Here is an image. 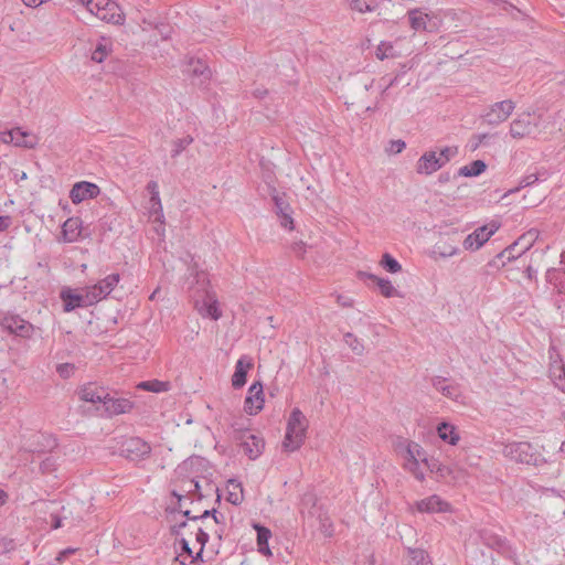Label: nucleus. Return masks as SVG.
Returning <instances> with one entry per match:
<instances>
[{"mask_svg":"<svg viewBox=\"0 0 565 565\" xmlns=\"http://www.w3.org/2000/svg\"><path fill=\"white\" fill-rule=\"evenodd\" d=\"M408 565H433L428 553L423 548L407 547Z\"/></svg>","mask_w":565,"mask_h":565,"instance_id":"31","label":"nucleus"},{"mask_svg":"<svg viewBox=\"0 0 565 565\" xmlns=\"http://www.w3.org/2000/svg\"><path fill=\"white\" fill-rule=\"evenodd\" d=\"M416 510L420 513H447L451 512V504L439 495L433 494L415 502Z\"/></svg>","mask_w":565,"mask_h":565,"instance_id":"17","label":"nucleus"},{"mask_svg":"<svg viewBox=\"0 0 565 565\" xmlns=\"http://www.w3.org/2000/svg\"><path fill=\"white\" fill-rule=\"evenodd\" d=\"M291 250L297 255L302 257L306 254L307 250V244L302 241L295 242L291 245Z\"/></svg>","mask_w":565,"mask_h":565,"instance_id":"51","label":"nucleus"},{"mask_svg":"<svg viewBox=\"0 0 565 565\" xmlns=\"http://www.w3.org/2000/svg\"><path fill=\"white\" fill-rule=\"evenodd\" d=\"M120 281L119 274H110L97 284L86 287L95 303L105 299Z\"/></svg>","mask_w":565,"mask_h":565,"instance_id":"13","label":"nucleus"},{"mask_svg":"<svg viewBox=\"0 0 565 565\" xmlns=\"http://www.w3.org/2000/svg\"><path fill=\"white\" fill-rule=\"evenodd\" d=\"M375 54L379 60L383 61L385 58L393 57L395 55V50L392 43L381 42L376 47Z\"/></svg>","mask_w":565,"mask_h":565,"instance_id":"44","label":"nucleus"},{"mask_svg":"<svg viewBox=\"0 0 565 565\" xmlns=\"http://www.w3.org/2000/svg\"><path fill=\"white\" fill-rule=\"evenodd\" d=\"M352 10L358 12H372L379 7L380 0H347Z\"/></svg>","mask_w":565,"mask_h":565,"instance_id":"37","label":"nucleus"},{"mask_svg":"<svg viewBox=\"0 0 565 565\" xmlns=\"http://www.w3.org/2000/svg\"><path fill=\"white\" fill-rule=\"evenodd\" d=\"M210 539V535L203 531L202 529H199L198 533H196V541L198 543H200L202 551L204 550V546L205 544L207 543Z\"/></svg>","mask_w":565,"mask_h":565,"instance_id":"54","label":"nucleus"},{"mask_svg":"<svg viewBox=\"0 0 565 565\" xmlns=\"http://www.w3.org/2000/svg\"><path fill=\"white\" fill-rule=\"evenodd\" d=\"M212 518L214 519V522L220 524L224 521V515L218 513L217 510L212 509Z\"/></svg>","mask_w":565,"mask_h":565,"instance_id":"59","label":"nucleus"},{"mask_svg":"<svg viewBox=\"0 0 565 565\" xmlns=\"http://www.w3.org/2000/svg\"><path fill=\"white\" fill-rule=\"evenodd\" d=\"M56 371L61 377L67 379L73 373L74 365L70 363H62L57 365Z\"/></svg>","mask_w":565,"mask_h":565,"instance_id":"49","label":"nucleus"},{"mask_svg":"<svg viewBox=\"0 0 565 565\" xmlns=\"http://www.w3.org/2000/svg\"><path fill=\"white\" fill-rule=\"evenodd\" d=\"M555 275H556V270L554 268H550V269H547V271L545 274V279L548 282H552L553 276H555Z\"/></svg>","mask_w":565,"mask_h":565,"instance_id":"61","label":"nucleus"},{"mask_svg":"<svg viewBox=\"0 0 565 565\" xmlns=\"http://www.w3.org/2000/svg\"><path fill=\"white\" fill-rule=\"evenodd\" d=\"M212 516V510H205L201 515L191 518L192 520H202L205 518Z\"/></svg>","mask_w":565,"mask_h":565,"instance_id":"60","label":"nucleus"},{"mask_svg":"<svg viewBox=\"0 0 565 565\" xmlns=\"http://www.w3.org/2000/svg\"><path fill=\"white\" fill-rule=\"evenodd\" d=\"M180 546H181V552L178 554L177 559H181V558L189 559L190 564H194L199 559L202 561V548H200L199 552L194 555L190 547L189 542L184 537H182L180 540Z\"/></svg>","mask_w":565,"mask_h":565,"instance_id":"35","label":"nucleus"},{"mask_svg":"<svg viewBox=\"0 0 565 565\" xmlns=\"http://www.w3.org/2000/svg\"><path fill=\"white\" fill-rule=\"evenodd\" d=\"M254 527L257 532V551L265 556H271L273 553L268 544L271 537L270 530L259 524H255Z\"/></svg>","mask_w":565,"mask_h":565,"instance_id":"26","label":"nucleus"},{"mask_svg":"<svg viewBox=\"0 0 565 565\" xmlns=\"http://www.w3.org/2000/svg\"><path fill=\"white\" fill-rule=\"evenodd\" d=\"M344 342L349 345V348L358 355H361L364 352V345L353 333L348 332L344 334Z\"/></svg>","mask_w":565,"mask_h":565,"instance_id":"42","label":"nucleus"},{"mask_svg":"<svg viewBox=\"0 0 565 565\" xmlns=\"http://www.w3.org/2000/svg\"><path fill=\"white\" fill-rule=\"evenodd\" d=\"M487 170V163L483 160H475L467 166L459 168V177H478Z\"/></svg>","mask_w":565,"mask_h":565,"instance_id":"32","label":"nucleus"},{"mask_svg":"<svg viewBox=\"0 0 565 565\" xmlns=\"http://www.w3.org/2000/svg\"><path fill=\"white\" fill-rule=\"evenodd\" d=\"M8 501V493L0 489V507L4 505Z\"/></svg>","mask_w":565,"mask_h":565,"instance_id":"62","label":"nucleus"},{"mask_svg":"<svg viewBox=\"0 0 565 565\" xmlns=\"http://www.w3.org/2000/svg\"><path fill=\"white\" fill-rule=\"evenodd\" d=\"M280 217V225L289 231L294 230V220L291 217V212L282 214Z\"/></svg>","mask_w":565,"mask_h":565,"instance_id":"52","label":"nucleus"},{"mask_svg":"<svg viewBox=\"0 0 565 565\" xmlns=\"http://www.w3.org/2000/svg\"><path fill=\"white\" fill-rule=\"evenodd\" d=\"M53 524H52V527L53 529H58L62 526V520L61 518H58L57 515H53Z\"/></svg>","mask_w":565,"mask_h":565,"instance_id":"63","label":"nucleus"},{"mask_svg":"<svg viewBox=\"0 0 565 565\" xmlns=\"http://www.w3.org/2000/svg\"><path fill=\"white\" fill-rule=\"evenodd\" d=\"M234 439L239 443L244 454L250 459L256 460L264 451L265 441L262 437L249 431L238 423L232 424Z\"/></svg>","mask_w":565,"mask_h":565,"instance_id":"5","label":"nucleus"},{"mask_svg":"<svg viewBox=\"0 0 565 565\" xmlns=\"http://www.w3.org/2000/svg\"><path fill=\"white\" fill-rule=\"evenodd\" d=\"M253 360L248 355H242L235 364V371L232 376V386L237 390L246 384L247 373L253 367Z\"/></svg>","mask_w":565,"mask_h":565,"instance_id":"20","label":"nucleus"},{"mask_svg":"<svg viewBox=\"0 0 565 565\" xmlns=\"http://www.w3.org/2000/svg\"><path fill=\"white\" fill-rule=\"evenodd\" d=\"M99 193L100 189L97 184L88 181H79L72 186L70 199L74 204H79L83 201L96 198Z\"/></svg>","mask_w":565,"mask_h":565,"instance_id":"18","label":"nucleus"},{"mask_svg":"<svg viewBox=\"0 0 565 565\" xmlns=\"http://www.w3.org/2000/svg\"><path fill=\"white\" fill-rule=\"evenodd\" d=\"M459 247L447 242L436 243L430 252L434 259H445L458 255Z\"/></svg>","mask_w":565,"mask_h":565,"instance_id":"27","label":"nucleus"},{"mask_svg":"<svg viewBox=\"0 0 565 565\" xmlns=\"http://www.w3.org/2000/svg\"><path fill=\"white\" fill-rule=\"evenodd\" d=\"M408 20L413 30L415 31H428L427 22L429 15L423 12L420 9H413L408 11Z\"/></svg>","mask_w":565,"mask_h":565,"instance_id":"29","label":"nucleus"},{"mask_svg":"<svg viewBox=\"0 0 565 565\" xmlns=\"http://www.w3.org/2000/svg\"><path fill=\"white\" fill-rule=\"evenodd\" d=\"M437 434L443 441L452 446L460 439L457 428L447 422H443L437 426Z\"/></svg>","mask_w":565,"mask_h":565,"instance_id":"28","label":"nucleus"},{"mask_svg":"<svg viewBox=\"0 0 565 565\" xmlns=\"http://www.w3.org/2000/svg\"><path fill=\"white\" fill-rule=\"evenodd\" d=\"M265 404L264 388L260 381L254 382L248 391L244 401V411L250 416L257 415Z\"/></svg>","mask_w":565,"mask_h":565,"instance_id":"11","label":"nucleus"},{"mask_svg":"<svg viewBox=\"0 0 565 565\" xmlns=\"http://www.w3.org/2000/svg\"><path fill=\"white\" fill-rule=\"evenodd\" d=\"M61 299L63 300L65 312H71L77 308H84L95 305L87 288H85L84 292L82 294L74 292L71 289L62 290Z\"/></svg>","mask_w":565,"mask_h":565,"instance_id":"12","label":"nucleus"},{"mask_svg":"<svg viewBox=\"0 0 565 565\" xmlns=\"http://www.w3.org/2000/svg\"><path fill=\"white\" fill-rule=\"evenodd\" d=\"M308 427L305 414L299 408H294L287 420L284 449L289 452L298 450L305 443Z\"/></svg>","mask_w":565,"mask_h":565,"instance_id":"1","label":"nucleus"},{"mask_svg":"<svg viewBox=\"0 0 565 565\" xmlns=\"http://www.w3.org/2000/svg\"><path fill=\"white\" fill-rule=\"evenodd\" d=\"M273 201L276 207V213L279 216L291 212L290 205L284 200V198L278 192H275L273 194Z\"/></svg>","mask_w":565,"mask_h":565,"instance_id":"45","label":"nucleus"},{"mask_svg":"<svg viewBox=\"0 0 565 565\" xmlns=\"http://www.w3.org/2000/svg\"><path fill=\"white\" fill-rule=\"evenodd\" d=\"M406 148V142L397 139V140H391L390 146L387 148V151L390 153H401Z\"/></svg>","mask_w":565,"mask_h":565,"instance_id":"48","label":"nucleus"},{"mask_svg":"<svg viewBox=\"0 0 565 565\" xmlns=\"http://www.w3.org/2000/svg\"><path fill=\"white\" fill-rule=\"evenodd\" d=\"M431 384L438 392L450 399H458L460 396L458 386L449 384L445 377L436 376L431 380Z\"/></svg>","mask_w":565,"mask_h":565,"instance_id":"25","label":"nucleus"},{"mask_svg":"<svg viewBox=\"0 0 565 565\" xmlns=\"http://www.w3.org/2000/svg\"><path fill=\"white\" fill-rule=\"evenodd\" d=\"M107 392L104 387H98L94 384L84 385L79 392V398L87 403L99 404L97 411L102 409L104 401L107 396Z\"/></svg>","mask_w":565,"mask_h":565,"instance_id":"22","label":"nucleus"},{"mask_svg":"<svg viewBox=\"0 0 565 565\" xmlns=\"http://www.w3.org/2000/svg\"><path fill=\"white\" fill-rule=\"evenodd\" d=\"M0 142L13 143L14 146L28 149H32L36 145V140L19 127L0 132Z\"/></svg>","mask_w":565,"mask_h":565,"instance_id":"16","label":"nucleus"},{"mask_svg":"<svg viewBox=\"0 0 565 565\" xmlns=\"http://www.w3.org/2000/svg\"><path fill=\"white\" fill-rule=\"evenodd\" d=\"M111 51V43L106 38H100L92 52V60L96 63H102Z\"/></svg>","mask_w":565,"mask_h":565,"instance_id":"33","label":"nucleus"},{"mask_svg":"<svg viewBox=\"0 0 565 565\" xmlns=\"http://www.w3.org/2000/svg\"><path fill=\"white\" fill-rule=\"evenodd\" d=\"M420 462H423V460L405 459L404 467L412 472L417 480L422 481L425 478V473L420 467Z\"/></svg>","mask_w":565,"mask_h":565,"instance_id":"40","label":"nucleus"},{"mask_svg":"<svg viewBox=\"0 0 565 565\" xmlns=\"http://www.w3.org/2000/svg\"><path fill=\"white\" fill-rule=\"evenodd\" d=\"M11 224V217L8 215L0 216V232H4Z\"/></svg>","mask_w":565,"mask_h":565,"instance_id":"56","label":"nucleus"},{"mask_svg":"<svg viewBox=\"0 0 565 565\" xmlns=\"http://www.w3.org/2000/svg\"><path fill=\"white\" fill-rule=\"evenodd\" d=\"M502 452L505 458L522 465L539 466L544 461L540 452L527 441L508 443Z\"/></svg>","mask_w":565,"mask_h":565,"instance_id":"3","label":"nucleus"},{"mask_svg":"<svg viewBox=\"0 0 565 565\" xmlns=\"http://www.w3.org/2000/svg\"><path fill=\"white\" fill-rule=\"evenodd\" d=\"M382 267L391 274L401 271V264L388 253H385L381 260Z\"/></svg>","mask_w":565,"mask_h":565,"instance_id":"41","label":"nucleus"},{"mask_svg":"<svg viewBox=\"0 0 565 565\" xmlns=\"http://www.w3.org/2000/svg\"><path fill=\"white\" fill-rule=\"evenodd\" d=\"M147 191L149 192V194L159 193L158 183L156 181L148 182Z\"/></svg>","mask_w":565,"mask_h":565,"instance_id":"58","label":"nucleus"},{"mask_svg":"<svg viewBox=\"0 0 565 565\" xmlns=\"http://www.w3.org/2000/svg\"><path fill=\"white\" fill-rule=\"evenodd\" d=\"M550 354V375L554 385L565 393V363L561 359L554 347L548 350Z\"/></svg>","mask_w":565,"mask_h":565,"instance_id":"15","label":"nucleus"},{"mask_svg":"<svg viewBox=\"0 0 565 565\" xmlns=\"http://www.w3.org/2000/svg\"><path fill=\"white\" fill-rule=\"evenodd\" d=\"M193 141L191 136H185L183 138H179L173 141V149L171 151V157L175 158L182 153Z\"/></svg>","mask_w":565,"mask_h":565,"instance_id":"43","label":"nucleus"},{"mask_svg":"<svg viewBox=\"0 0 565 565\" xmlns=\"http://www.w3.org/2000/svg\"><path fill=\"white\" fill-rule=\"evenodd\" d=\"M188 73H191L195 76H203L204 78H209L211 72L206 64L201 60H191L186 70Z\"/></svg>","mask_w":565,"mask_h":565,"instance_id":"39","label":"nucleus"},{"mask_svg":"<svg viewBox=\"0 0 565 565\" xmlns=\"http://www.w3.org/2000/svg\"><path fill=\"white\" fill-rule=\"evenodd\" d=\"M3 330L22 339H30L34 333V326L15 313H7L0 321Z\"/></svg>","mask_w":565,"mask_h":565,"instance_id":"9","label":"nucleus"},{"mask_svg":"<svg viewBox=\"0 0 565 565\" xmlns=\"http://www.w3.org/2000/svg\"><path fill=\"white\" fill-rule=\"evenodd\" d=\"M226 500L234 504L238 505L243 501V487L239 481L236 479H230L226 483Z\"/></svg>","mask_w":565,"mask_h":565,"instance_id":"30","label":"nucleus"},{"mask_svg":"<svg viewBox=\"0 0 565 565\" xmlns=\"http://www.w3.org/2000/svg\"><path fill=\"white\" fill-rule=\"evenodd\" d=\"M198 288L195 292H203L202 299L195 298V308L203 318H210L212 320H218L222 317L218 300L215 294L207 289L209 280L207 275L204 271H195L194 275Z\"/></svg>","mask_w":565,"mask_h":565,"instance_id":"2","label":"nucleus"},{"mask_svg":"<svg viewBox=\"0 0 565 565\" xmlns=\"http://www.w3.org/2000/svg\"><path fill=\"white\" fill-rule=\"evenodd\" d=\"M524 275L529 280L537 281V270L534 269L531 265L525 268Z\"/></svg>","mask_w":565,"mask_h":565,"instance_id":"55","label":"nucleus"},{"mask_svg":"<svg viewBox=\"0 0 565 565\" xmlns=\"http://www.w3.org/2000/svg\"><path fill=\"white\" fill-rule=\"evenodd\" d=\"M458 153L457 147H444L439 153H437L438 160L443 167H445L456 154Z\"/></svg>","mask_w":565,"mask_h":565,"instance_id":"46","label":"nucleus"},{"mask_svg":"<svg viewBox=\"0 0 565 565\" xmlns=\"http://www.w3.org/2000/svg\"><path fill=\"white\" fill-rule=\"evenodd\" d=\"M138 390L152 392V393H163L170 390V383L166 381L159 380H150L139 382L136 386Z\"/></svg>","mask_w":565,"mask_h":565,"instance_id":"34","label":"nucleus"},{"mask_svg":"<svg viewBox=\"0 0 565 565\" xmlns=\"http://www.w3.org/2000/svg\"><path fill=\"white\" fill-rule=\"evenodd\" d=\"M404 459H417L423 460V462L427 461L425 451L414 441H407Z\"/></svg>","mask_w":565,"mask_h":565,"instance_id":"38","label":"nucleus"},{"mask_svg":"<svg viewBox=\"0 0 565 565\" xmlns=\"http://www.w3.org/2000/svg\"><path fill=\"white\" fill-rule=\"evenodd\" d=\"M121 454L130 460H140L148 457L151 446L140 437H128L121 443Z\"/></svg>","mask_w":565,"mask_h":565,"instance_id":"10","label":"nucleus"},{"mask_svg":"<svg viewBox=\"0 0 565 565\" xmlns=\"http://www.w3.org/2000/svg\"><path fill=\"white\" fill-rule=\"evenodd\" d=\"M518 242H514L513 244L509 245L507 248H504L502 252H500L497 257L501 259V262L504 264L505 262H511L513 259H516L521 257L529 247H524L520 250H516Z\"/></svg>","mask_w":565,"mask_h":565,"instance_id":"36","label":"nucleus"},{"mask_svg":"<svg viewBox=\"0 0 565 565\" xmlns=\"http://www.w3.org/2000/svg\"><path fill=\"white\" fill-rule=\"evenodd\" d=\"M82 233V221L78 217L67 218L61 228L62 239L65 243L77 242Z\"/></svg>","mask_w":565,"mask_h":565,"instance_id":"23","label":"nucleus"},{"mask_svg":"<svg viewBox=\"0 0 565 565\" xmlns=\"http://www.w3.org/2000/svg\"><path fill=\"white\" fill-rule=\"evenodd\" d=\"M500 228V223L492 221L489 224L477 227L463 239V248L469 252L480 249Z\"/></svg>","mask_w":565,"mask_h":565,"instance_id":"8","label":"nucleus"},{"mask_svg":"<svg viewBox=\"0 0 565 565\" xmlns=\"http://www.w3.org/2000/svg\"><path fill=\"white\" fill-rule=\"evenodd\" d=\"M57 446L56 439L47 434L36 433L31 436L30 443L23 446V449L31 454H42L50 451Z\"/></svg>","mask_w":565,"mask_h":565,"instance_id":"19","label":"nucleus"},{"mask_svg":"<svg viewBox=\"0 0 565 565\" xmlns=\"http://www.w3.org/2000/svg\"><path fill=\"white\" fill-rule=\"evenodd\" d=\"M150 203L154 214H158L157 218L163 217L162 204L160 200V193L150 194Z\"/></svg>","mask_w":565,"mask_h":565,"instance_id":"47","label":"nucleus"},{"mask_svg":"<svg viewBox=\"0 0 565 565\" xmlns=\"http://www.w3.org/2000/svg\"><path fill=\"white\" fill-rule=\"evenodd\" d=\"M537 181H539L537 175L534 174V173H531V174H527V175L522 178V180L520 181V185L522 188H525V186H530V185L535 184Z\"/></svg>","mask_w":565,"mask_h":565,"instance_id":"53","label":"nucleus"},{"mask_svg":"<svg viewBox=\"0 0 565 565\" xmlns=\"http://www.w3.org/2000/svg\"><path fill=\"white\" fill-rule=\"evenodd\" d=\"M135 408V402L131 397H126L118 392H107V396L102 407V415L106 418L129 414Z\"/></svg>","mask_w":565,"mask_h":565,"instance_id":"7","label":"nucleus"},{"mask_svg":"<svg viewBox=\"0 0 565 565\" xmlns=\"http://www.w3.org/2000/svg\"><path fill=\"white\" fill-rule=\"evenodd\" d=\"M515 107L516 104L512 99L495 102L484 108L481 118L488 126L497 127L510 118Z\"/></svg>","mask_w":565,"mask_h":565,"instance_id":"6","label":"nucleus"},{"mask_svg":"<svg viewBox=\"0 0 565 565\" xmlns=\"http://www.w3.org/2000/svg\"><path fill=\"white\" fill-rule=\"evenodd\" d=\"M441 168L443 166L435 151L425 152L416 163V172L424 175H430Z\"/></svg>","mask_w":565,"mask_h":565,"instance_id":"21","label":"nucleus"},{"mask_svg":"<svg viewBox=\"0 0 565 565\" xmlns=\"http://www.w3.org/2000/svg\"><path fill=\"white\" fill-rule=\"evenodd\" d=\"M181 489H182V491H184L186 493H193V491H192V480L191 479L183 480Z\"/></svg>","mask_w":565,"mask_h":565,"instance_id":"57","label":"nucleus"},{"mask_svg":"<svg viewBox=\"0 0 565 565\" xmlns=\"http://www.w3.org/2000/svg\"><path fill=\"white\" fill-rule=\"evenodd\" d=\"M86 9L98 19L113 23L124 24L125 14L118 4L110 0H78Z\"/></svg>","mask_w":565,"mask_h":565,"instance_id":"4","label":"nucleus"},{"mask_svg":"<svg viewBox=\"0 0 565 565\" xmlns=\"http://www.w3.org/2000/svg\"><path fill=\"white\" fill-rule=\"evenodd\" d=\"M536 129L530 113H522L510 124L509 134L513 139H522L531 136Z\"/></svg>","mask_w":565,"mask_h":565,"instance_id":"14","label":"nucleus"},{"mask_svg":"<svg viewBox=\"0 0 565 565\" xmlns=\"http://www.w3.org/2000/svg\"><path fill=\"white\" fill-rule=\"evenodd\" d=\"M54 469H55V461L52 458H45L40 463V470L43 473H49V472L53 471Z\"/></svg>","mask_w":565,"mask_h":565,"instance_id":"50","label":"nucleus"},{"mask_svg":"<svg viewBox=\"0 0 565 565\" xmlns=\"http://www.w3.org/2000/svg\"><path fill=\"white\" fill-rule=\"evenodd\" d=\"M360 275L375 282L376 286L379 287L381 295L384 296L385 298L401 296L398 290L393 286L392 281L388 278L377 277L376 275L369 273H361Z\"/></svg>","mask_w":565,"mask_h":565,"instance_id":"24","label":"nucleus"},{"mask_svg":"<svg viewBox=\"0 0 565 565\" xmlns=\"http://www.w3.org/2000/svg\"><path fill=\"white\" fill-rule=\"evenodd\" d=\"M190 564L189 563V559H184V558H181V559H177L174 561V564L173 565H188Z\"/></svg>","mask_w":565,"mask_h":565,"instance_id":"64","label":"nucleus"}]
</instances>
